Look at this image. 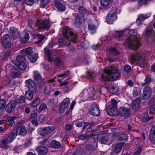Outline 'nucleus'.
Returning <instances> with one entry per match:
<instances>
[{"label":"nucleus","mask_w":155,"mask_h":155,"mask_svg":"<svg viewBox=\"0 0 155 155\" xmlns=\"http://www.w3.org/2000/svg\"><path fill=\"white\" fill-rule=\"evenodd\" d=\"M8 143L4 139L0 142V147L3 148L7 149L8 147V146L7 145Z\"/></svg>","instance_id":"obj_36"},{"label":"nucleus","mask_w":155,"mask_h":155,"mask_svg":"<svg viewBox=\"0 0 155 155\" xmlns=\"http://www.w3.org/2000/svg\"><path fill=\"white\" fill-rule=\"evenodd\" d=\"M33 52L32 49L31 47H29L20 51L21 54L24 56L30 55Z\"/></svg>","instance_id":"obj_27"},{"label":"nucleus","mask_w":155,"mask_h":155,"mask_svg":"<svg viewBox=\"0 0 155 155\" xmlns=\"http://www.w3.org/2000/svg\"><path fill=\"white\" fill-rule=\"evenodd\" d=\"M55 5L57 9L60 11H64L65 10V7L61 2L56 1L55 2Z\"/></svg>","instance_id":"obj_28"},{"label":"nucleus","mask_w":155,"mask_h":155,"mask_svg":"<svg viewBox=\"0 0 155 155\" xmlns=\"http://www.w3.org/2000/svg\"><path fill=\"white\" fill-rule=\"evenodd\" d=\"M37 2L40 1L41 3L40 7L41 8H45L47 5L48 2V0H36Z\"/></svg>","instance_id":"obj_49"},{"label":"nucleus","mask_w":155,"mask_h":155,"mask_svg":"<svg viewBox=\"0 0 155 155\" xmlns=\"http://www.w3.org/2000/svg\"><path fill=\"white\" fill-rule=\"evenodd\" d=\"M62 60L60 58H56L54 61V64L56 66H58L62 64Z\"/></svg>","instance_id":"obj_44"},{"label":"nucleus","mask_w":155,"mask_h":155,"mask_svg":"<svg viewBox=\"0 0 155 155\" xmlns=\"http://www.w3.org/2000/svg\"><path fill=\"white\" fill-rule=\"evenodd\" d=\"M35 25L38 27V31L42 29H48L50 28V23L46 20H41L38 18L37 20Z\"/></svg>","instance_id":"obj_3"},{"label":"nucleus","mask_w":155,"mask_h":155,"mask_svg":"<svg viewBox=\"0 0 155 155\" xmlns=\"http://www.w3.org/2000/svg\"><path fill=\"white\" fill-rule=\"evenodd\" d=\"M24 2L26 5H31L34 4V0H24Z\"/></svg>","instance_id":"obj_60"},{"label":"nucleus","mask_w":155,"mask_h":155,"mask_svg":"<svg viewBox=\"0 0 155 155\" xmlns=\"http://www.w3.org/2000/svg\"><path fill=\"white\" fill-rule=\"evenodd\" d=\"M117 18V12L115 10H111L106 17V21L107 23L112 24Z\"/></svg>","instance_id":"obj_4"},{"label":"nucleus","mask_w":155,"mask_h":155,"mask_svg":"<svg viewBox=\"0 0 155 155\" xmlns=\"http://www.w3.org/2000/svg\"><path fill=\"white\" fill-rule=\"evenodd\" d=\"M15 117L9 116L7 118V121L9 122V125L10 126H12L15 123L14 120L15 119Z\"/></svg>","instance_id":"obj_42"},{"label":"nucleus","mask_w":155,"mask_h":155,"mask_svg":"<svg viewBox=\"0 0 155 155\" xmlns=\"http://www.w3.org/2000/svg\"><path fill=\"white\" fill-rule=\"evenodd\" d=\"M153 116H152L147 117H144L141 119V120L142 122H147L150 120L153 119Z\"/></svg>","instance_id":"obj_56"},{"label":"nucleus","mask_w":155,"mask_h":155,"mask_svg":"<svg viewBox=\"0 0 155 155\" xmlns=\"http://www.w3.org/2000/svg\"><path fill=\"white\" fill-rule=\"evenodd\" d=\"M93 131L92 128L91 127H88L86 131V133L85 134L87 135V137H88L90 136H92L94 134H91L92 133Z\"/></svg>","instance_id":"obj_50"},{"label":"nucleus","mask_w":155,"mask_h":155,"mask_svg":"<svg viewBox=\"0 0 155 155\" xmlns=\"http://www.w3.org/2000/svg\"><path fill=\"white\" fill-rule=\"evenodd\" d=\"M90 113L93 116H98L100 114V110L98 107L96 105H93Z\"/></svg>","instance_id":"obj_16"},{"label":"nucleus","mask_w":155,"mask_h":155,"mask_svg":"<svg viewBox=\"0 0 155 155\" xmlns=\"http://www.w3.org/2000/svg\"><path fill=\"white\" fill-rule=\"evenodd\" d=\"M16 136L17 135L16 132H15L13 130V131L11 132L8 137L6 138H5V139L8 143H10L16 138Z\"/></svg>","instance_id":"obj_19"},{"label":"nucleus","mask_w":155,"mask_h":155,"mask_svg":"<svg viewBox=\"0 0 155 155\" xmlns=\"http://www.w3.org/2000/svg\"><path fill=\"white\" fill-rule=\"evenodd\" d=\"M84 19V16H81L80 14H77L75 16V24L79 25L82 23Z\"/></svg>","instance_id":"obj_18"},{"label":"nucleus","mask_w":155,"mask_h":155,"mask_svg":"<svg viewBox=\"0 0 155 155\" xmlns=\"http://www.w3.org/2000/svg\"><path fill=\"white\" fill-rule=\"evenodd\" d=\"M25 84L26 87L33 93H35L37 90L35 84L31 79L26 80L25 81Z\"/></svg>","instance_id":"obj_8"},{"label":"nucleus","mask_w":155,"mask_h":155,"mask_svg":"<svg viewBox=\"0 0 155 155\" xmlns=\"http://www.w3.org/2000/svg\"><path fill=\"white\" fill-rule=\"evenodd\" d=\"M16 132L17 136V135L24 136L27 133V130L26 127L24 126H21L18 127L16 130H14Z\"/></svg>","instance_id":"obj_11"},{"label":"nucleus","mask_w":155,"mask_h":155,"mask_svg":"<svg viewBox=\"0 0 155 155\" xmlns=\"http://www.w3.org/2000/svg\"><path fill=\"white\" fill-rule=\"evenodd\" d=\"M119 113L122 116L127 117L129 116L130 111L128 108L125 107H121L119 110Z\"/></svg>","instance_id":"obj_15"},{"label":"nucleus","mask_w":155,"mask_h":155,"mask_svg":"<svg viewBox=\"0 0 155 155\" xmlns=\"http://www.w3.org/2000/svg\"><path fill=\"white\" fill-rule=\"evenodd\" d=\"M47 56L48 57V62H51L53 61V59L52 57L51 56L50 54V51L49 50L47 49L46 50Z\"/></svg>","instance_id":"obj_48"},{"label":"nucleus","mask_w":155,"mask_h":155,"mask_svg":"<svg viewBox=\"0 0 155 155\" xmlns=\"http://www.w3.org/2000/svg\"><path fill=\"white\" fill-rule=\"evenodd\" d=\"M37 111L34 110L32 111L31 113V119L35 118L37 117Z\"/></svg>","instance_id":"obj_51"},{"label":"nucleus","mask_w":155,"mask_h":155,"mask_svg":"<svg viewBox=\"0 0 155 155\" xmlns=\"http://www.w3.org/2000/svg\"><path fill=\"white\" fill-rule=\"evenodd\" d=\"M110 138L107 135H103L100 139V142L102 144H109L110 142H109Z\"/></svg>","instance_id":"obj_22"},{"label":"nucleus","mask_w":155,"mask_h":155,"mask_svg":"<svg viewBox=\"0 0 155 155\" xmlns=\"http://www.w3.org/2000/svg\"><path fill=\"white\" fill-rule=\"evenodd\" d=\"M38 58L37 54H35L33 55L30 56L29 59L31 62L32 63L35 62Z\"/></svg>","instance_id":"obj_46"},{"label":"nucleus","mask_w":155,"mask_h":155,"mask_svg":"<svg viewBox=\"0 0 155 155\" xmlns=\"http://www.w3.org/2000/svg\"><path fill=\"white\" fill-rule=\"evenodd\" d=\"M36 150L38 152L39 155H45L48 152L47 148L44 146H39L36 148Z\"/></svg>","instance_id":"obj_14"},{"label":"nucleus","mask_w":155,"mask_h":155,"mask_svg":"<svg viewBox=\"0 0 155 155\" xmlns=\"http://www.w3.org/2000/svg\"><path fill=\"white\" fill-rule=\"evenodd\" d=\"M9 32L12 36L15 38H18L19 36V33L18 30L14 27H12L10 28Z\"/></svg>","instance_id":"obj_20"},{"label":"nucleus","mask_w":155,"mask_h":155,"mask_svg":"<svg viewBox=\"0 0 155 155\" xmlns=\"http://www.w3.org/2000/svg\"><path fill=\"white\" fill-rule=\"evenodd\" d=\"M107 110L112 116H116L118 114V111L117 108H107Z\"/></svg>","instance_id":"obj_34"},{"label":"nucleus","mask_w":155,"mask_h":155,"mask_svg":"<svg viewBox=\"0 0 155 155\" xmlns=\"http://www.w3.org/2000/svg\"><path fill=\"white\" fill-rule=\"evenodd\" d=\"M140 103V101L138 99H137L132 102L131 104V108L134 111H136L139 108Z\"/></svg>","instance_id":"obj_26"},{"label":"nucleus","mask_w":155,"mask_h":155,"mask_svg":"<svg viewBox=\"0 0 155 155\" xmlns=\"http://www.w3.org/2000/svg\"><path fill=\"white\" fill-rule=\"evenodd\" d=\"M128 136L126 134H124L120 135L119 137L120 140H126L128 139Z\"/></svg>","instance_id":"obj_52"},{"label":"nucleus","mask_w":155,"mask_h":155,"mask_svg":"<svg viewBox=\"0 0 155 155\" xmlns=\"http://www.w3.org/2000/svg\"><path fill=\"white\" fill-rule=\"evenodd\" d=\"M44 36L41 35H39L37 36L38 40L36 42L37 44H38L41 42L42 40L44 38Z\"/></svg>","instance_id":"obj_57"},{"label":"nucleus","mask_w":155,"mask_h":155,"mask_svg":"<svg viewBox=\"0 0 155 155\" xmlns=\"http://www.w3.org/2000/svg\"><path fill=\"white\" fill-rule=\"evenodd\" d=\"M152 93L151 88L149 86H146L144 88L143 92V98L147 99L150 97Z\"/></svg>","instance_id":"obj_12"},{"label":"nucleus","mask_w":155,"mask_h":155,"mask_svg":"<svg viewBox=\"0 0 155 155\" xmlns=\"http://www.w3.org/2000/svg\"><path fill=\"white\" fill-rule=\"evenodd\" d=\"M144 57L140 53L133 54L130 58V61L132 63H135L137 61H139L141 63H143L145 61Z\"/></svg>","instance_id":"obj_5"},{"label":"nucleus","mask_w":155,"mask_h":155,"mask_svg":"<svg viewBox=\"0 0 155 155\" xmlns=\"http://www.w3.org/2000/svg\"><path fill=\"white\" fill-rule=\"evenodd\" d=\"M29 39V34L27 32L24 31L21 35L20 40L23 43H26Z\"/></svg>","instance_id":"obj_17"},{"label":"nucleus","mask_w":155,"mask_h":155,"mask_svg":"<svg viewBox=\"0 0 155 155\" xmlns=\"http://www.w3.org/2000/svg\"><path fill=\"white\" fill-rule=\"evenodd\" d=\"M70 101L69 98H67L64 100L59 105V110L61 113L64 112L68 107Z\"/></svg>","instance_id":"obj_7"},{"label":"nucleus","mask_w":155,"mask_h":155,"mask_svg":"<svg viewBox=\"0 0 155 155\" xmlns=\"http://www.w3.org/2000/svg\"><path fill=\"white\" fill-rule=\"evenodd\" d=\"M40 101L41 100L39 98H37L32 102L31 104V106L34 107L37 106L40 103Z\"/></svg>","instance_id":"obj_47"},{"label":"nucleus","mask_w":155,"mask_h":155,"mask_svg":"<svg viewBox=\"0 0 155 155\" xmlns=\"http://www.w3.org/2000/svg\"><path fill=\"white\" fill-rule=\"evenodd\" d=\"M137 90V88H135L133 91V94L134 97L138 96L139 93V91Z\"/></svg>","instance_id":"obj_62"},{"label":"nucleus","mask_w":155,"mask_h":155,"mask_svg":"<svg viewBox=\"0 0 155 155\" xmlns=\"http://www.w3.org/2000/svg\"><path fill=\"white\" fill-rule=\"evenodd\" d=\"M34 78L37 85L40 88L42 86V83L43 82V79L42 78L40 74L37 71H34Z\"/></svg>","instance_id":"obj_10"},{"label":"nucleus","mask_w":155,"mask_h":155,"mask_svg":"<svg viewBox=\"0 0 155 155\" xmlns=\"http://www.w3.org/2000/svg\"><path fill=\"white\" fill-rule=\"evenodd\" d=\"M32 91H27L25 94V97L28 100H31L33 97V94Z\"/></svg>","instance_id":"obj_41"},{"label":"nucleus","mask_w":155,"mask_h":155,"mask_svg":"<svg viewBox=\"0 0 155 155\" xmlns=\"http://www.w3.org/2000/svg\"><path fill=\"white\" fill-rule=\"evenodd\" d=\"M50 146L54 149H59L61 147L62 145L59 142L54 140L51 142Z\"/></svg>","instance_id":"obj_21"},{"label":"nucleus","mask_w":155,"mask_h":155,"mask_svg":"<svg viewBox=\"0 0 155 155\" xmlns=\"http://www.w3.org/2000/svg\"><path fill=\"white\" fill-rule=\"evenodd\" d=\"M117 108V102L115 99L112 100L111 102V104L107 108Z\"/></svg>","instance_id":"obj_45"},{"label":"nucleus","mask_w":155,"mask_h":155,"mask_svg":"<svg viewBox=\"0 0 155 155\" xmlns=\"http://www.w3.org/2000/svg\"><path fill=\"white\" fill-rule=\"evenodd\" d=\"M78 11L81 15L84 16L87 13V9L83 6H80L78 8Z\"/></svg>","instance_id":"obj_37"},{"label":"nucleus","mask_w":155,"mask_h":155,"mask_svg":"<svg viewBox=\"0 0 155 155\" xmlns=\"http://www.w3.org/2000/svg\"><path fill=\"white\" fill-rule=\"evenodd\" d=\"M15 64L16 65L18 68L22 70H24L27 67V65L25 62H22L19 64Z\"/></svg>","instance_id":"obj_39"},{"label":"nucleus","mask_w":155,"mask_h":155,"mask_svg":"<svg viewBox=\"0 0 155 155\" xmlns=\"http://www.w3.org/2000/svg\"><path fill=\"white\" fill-rule=\"evenodd\" d=\"M70 41V40H68V41H66L65 40L60 38L58 39V42L61 45H68L69 46L70 44V42H68Z\"/></svg>","instance_id":"obj_38"},{"label":"nucleus","mask_w":155,"mask_h":155,"mask_svg":"<svg viewBox=\"0 0 155 155\" xmlns=\"http://www.w3.org/2000/svg\"><path fill=\"white\" fill-rule=\"evenodd\" d=\"M88 28L92 33L95 32L97 29V27L93 24H89Z\"/></svg>","instance_id":"obj_43"},{"label":"nucleus","mask_w":155,"mask_h":155,"mask_svg":"<svg viewBox=\"0 0 155 155\" xmlns=\"http://www.w3.org/2000/svg\"><path fill=\"white\" fill-rule=\"evenodd\" d=\"M16 60L15 61H12L13 63L14 64H19V63L25 62L26 58L25 57L20 55L17 56Z\"/></svg>","instance_id":"obj_29"},{"label":"nucleus","mask_w":155,"mask_h":155,"mask_svg":"<svg viewBox=\"0 0 155 155\" xmlns=\"http://www.w3.org/2000/svg\"><path fill=\"white\" fill-rule=\"evenodd\" d=\"M108 90L110 93L114 94L116 93L117 91L116 87L114 84H111L109 85Z\"/></svg>","instance_id":"obj_33"},{"label":"nucleus","mask_w":155,"mask_h":155,"mask_svg":"<svg viewBox=\"0 0 155 155\" xmlns=\"http://www.w3.org/2000/svg\"><path fill=\"white\" fill-rule=\"evenodd\" d=\"M47 108V106L46 104L45 103L43 104L40 106L38 111L39 112H41L45 110Z\"/></svg>","instance_id":"obj_54"},{"label":"nucleus","mask_w":155,"mask_h":155,"mask_svg":"<svg viewBox=\"0 0 155 155\" xmlns=\"http://www.w3.org/2000/svg\"><path fill=\"white\" fill-rule=\"evenodd\" d=\"M5 105V100L4 99H0V108H4Z\"/></svg>","instance_id":"obj_55"},{"label":"nucleus","mask_w":155,"mask_h":155,"mask_svg":"<svg viewBox=\"0 0 155 155\" xmlns=\"http://www.w3.org/2000/svg\"><path fill=\"white\" fill-rule=\"evenodd\" d=\"M75 124L77 127H81L83 126L82 122L79 121V120H77L76 121Z\"/></svg>","instance_id":"obj_64"},{"label":"nucleus","mask_w":155,"mask_h":155,"mask_svg":"<svg viewBox=\"0 0 155 155\" xmlns=\"http://www.w3.org/2000/svg\"><path fill=\"white\" fill-rule=\"evenodd\" d=\"M2 44L4 48H9L11 45V38L8 34L4 35L2 38Z\"/></svg>","instance_id":"obj_9"},{"label":"nucleus","mask_w":155,"mask_h":155,"mask_svg":"<svg viewBox=\"0 0 155 155\" xmlns=\"http://www.w3.org/2000/svg\"><path fill=\"white\" fill-rule=\"evenodd\" d=\"M15 106V102L13 100L11 101L6 105L5 110L8 113H12L14 110Z\"/></svg>","instance_id":"obj_13"},{"label":"nucleus","mask_w":155,"mask_h":155,"mask_svg":"<svg viewBox=\"0 0 155 155\" xmlns=\"http://www.w3.org/2000/svg\"><path fill=\"white\" fill-rule=\"evenodd\" d=\"M150 16V14H148L147 15H140L138 17L136 20V23L137 25H140L142 24L141 22L145 19H146L148 18Z\"/></svg>","instance_id":"obj_24"},{"label":"nucleus","mask_w":155,"mask_h":155,"mask_svg":"<svg viewBox=\"0 0 155 155\" xmlns=\"http://www.w3.org/2000/svg\"><path fill=\"white\" fill-rule=\"evenodd\" d=\"M109 51L112 55L114 56H117L119 54V52L115 48L111 47L109 50Z\"/></svg>","instance_id":"obj_35"},{"label":"nucleus","mask_w":155,"mask_h":155,"mask_svg":"<svg viewBox=\"0 0 155 155\" xmlns=\"http://www.w3.org/2000/svg\"><path fill=\"white\" fill-rule=\"evenodd\" d=\"M128 30H126L123 31H116L115 34V37L118 40L120 41L122 40V37L125 33L127 32Z\"/></svg>","instance_id":"obj_23"},{"label":"nucleus","mask_w":155,"mask_h":155,"mask_svg":"<svg viewBox=\"0 0 155 155\" xmlns=\"http://www.w3.org/2000/svg\"><path fill=\"white\" fill-rule=\"evenodd\" d=\"M128 31L129 35L125 40V45L129 48L136 50L141 45L137 31L134 29Z\"/></svg>","instance_id":"obj_1"},{"label":"nucleus","mask_w":155,"mask_h":155,"mask_svg":"<svg viewBox=\"0 0 155 155\" xmlns=\"http://www.w3.org/2000/svg\"><path fill=\"white\" fill-rule=\"evenodd\" d=\"M28 26L27 27V30L29 32H33L35 30L32 27V21L31 19H29L27 21Z\"/></svg>","instance_id":"obj_32"},{"label":"nucleus","mask_w":155,"mask_h":155,"mask_svg":"<svg viewBox=\"0 0 155 155\" xmlns=\"http://www.w3.org/2000/svg\"><path fill=\"white\" fill-rule=\"evenodd\" d=\"M11 75L13 78L19 77L20 75V74L18 70L16 69H13L11 71Z\"/></svg>","instance_id":"obj_31"},{"label":"nucleus","mask_w":155,"mask_h":155,"mask_svg":"<svg viewBox=\"0 0 155 155\" xmlns=\"http://www.w3.org/2000/svg\"><path fill=\"white\" fill-rule=\"evenodd\" d=\"M53 127H45L40 128L38 131V134L41 136H45L50 134L54 130Z\"/></svg>","instance_id":"obj_6"},{"label":"nucleus","mask_w":155,"mask_h":155,"mask_svg":"<svg viewBox=\"0 0 155 155\" xmlns=\"http://www.w3.org/2000/svg\"><path fill=\"white\" fill-rule=\"evenodd\" d=\"M124 69L126 73H128L130 72L131 68V67L130 65H127L124 66Z\"/></svg>","instance_id":"obj_58"},{"label":"nucleus","mask_w":155,"mask_h":155,"mask_svg":"<svg viewBox=\"0 0 155 155\" xmlns=\"http://www.w3.org/2000/svg\"><path fill=\"white\" fill-rule=\"evenodd\" d=\"M104 72L106 74L102 75L101 78L104 81L110 80H115L120 76V74L117 69L112 66L104 69Z\"/></svg>","instance_id":"obj_2"},{"label":"nucleus","mask_w":155,"mask_h":155,"mask_svg":"<svg viewBox=\"0 0 155 155\" xmlns=\"http://www.w3.org/2000/svg\"><path fill=\"white\" fill-rule=\"evenodd\" d=\"M149 104L152 106L155 105V96L150 101Z\"/></svg>","instance_id":"obj_63"},{"label":"nucleus","mask_w":155,"mask_h":155,"mask_svg":"<svg viewBox=\"0 0 155 155\" xmlns=\"http://www.w3.org/2000/svg\"><path fill=\"white\" fill-rule=\"evenodd\" d=\"M5 70L6 71H10L13 68V66L11 64H8L5 67Z\"/></svg>","instance_id":"obj_61"},{"label":"nucleus","mask_w":155,"mask_h":155,"mask_svg":"<svg viewBox=\"0 0 155 155\" xmlns=\"http://www.w3.org/2000/svg\"><path fill=\"white\" fill-rule=\"evenodd\" d=\"M18 100L19 103L21 104L24 103L25 101V98L23 96H20V97L18 98Z\"/></svg>","instance_id":"obj_59"},{"label":"nucleus","mask_w":155,"mask_h":155,"mask_svg":"<svg viewBox=\"0 0 155 155\" xmlns=\"http://www.w3.org/2000/svg\"><path fill=\"white\" fill-rule=\"evenodd\" d=\"M114 1V0H101V5L104 8H107Z\"/></svg>","instance_id":"obj_30"},{"label":"nucleus","mask_w":155,"mask_h":155,"mask_svg":"<svg viewBox=\"0 0 155 155\" xmlns=\"http://www.w3.org/2000/svg\"><path fill=\"white\" fill-rule=\"evenodd\" d=\"M124 144V142H121L115 145L113 148L114 151L116 153H118L120 152L122 149V147Z\"/></svg>","instance_id":"obj_25"},{"label":"nucleus","mask_w":155,"mask_h":155,"mask_svg":"<svg viewBox=\"0 0 155 155\" xmlns=\"http://www.w3.org/2000/svg\"><path fill=\"white\" fill-rule=\"evenodd\" d=\"M153 28L152 26H149L146 29L145 36L146 37H149L151 35L153 31Z\"/></svg>","instance_id":"obj_40"},{"label":"nucleus","mask_w":155,"mask_h":155,"mask_svg":"<svg viewBox=\"0 0 155 155\" xmlns=\"http://www.w3.org/2000/svg\"><path fill=\"white\" fill-rule=\"evenodd\" d=\"M11 53L10 51H8L5 52L3 53L1 56L3 57V58H7L9 57Z\"/></svg>","instance_id":"obj_53"}]
</instances>
